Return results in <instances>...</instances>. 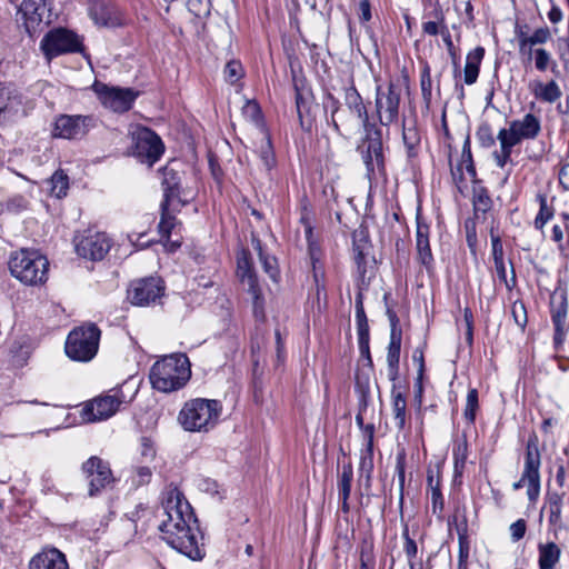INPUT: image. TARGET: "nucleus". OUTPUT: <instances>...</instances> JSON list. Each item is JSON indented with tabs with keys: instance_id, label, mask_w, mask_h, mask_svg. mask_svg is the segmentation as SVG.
I'll return each mask as SVG.
<instances>
[{
	"instance_id": "f257e3e1",
	"label": "nucleus",
	"mask_w": 569,
	"mask_h": 569,
	"mask_svg": "<svg viewBox=\"0 0 569 569\" xmlns=\"http://www.w3.org/2000/svg\"><path fill=\"white\" fill-rule=\"evenodd\" d=\"M162 539L191 560H201L206 550L198 519L192 507L178 488L168 489L158 510Z\"/></svg>"
},
{
	"instance_id": "f03ea898",
	"label": "nucleus",
	"mask_w": 569,
	"mask_h": 569,
	"mask_svg": "<svg viewBox=\"0 0 569 569\" xmlns=\"http://www.w3.org/2000/svg\"><path fill=\"white\" fill-rule=\"evenodd\" d=\"M322 107L327 124L341 137H348L360 128L369 133L378 132L376 123L369 121L367 107L353 83L343 89V103L331 92H327Z\"/></svg>"
},
{
	"instance_id": "7ed1b4c3",
	"label": "nucleus",
	"mask_w": 569,
	"mask_h": 569,
	"mask_svg": "<svg viewBox=\"0 0 569 569\" xmlns=\"http://www.w3.org/2000/svg\"><path fill=\"white\" fill-rule=\"evenodd\" d=\"M191 365L184 353H172L157 360L149 373L150 383L160 392L183 388L191 378Z\"/></svg>"
},
{
	"instance_id": "20e7f679",
	"label": "nucleus",
	"mask_w": 569,
	"mask_h": 569,
	"mask_svg": "<svg viewBox=\"0 0 569 569\" xmlns=\"http://www.w3.org/2000/svg\"><path fill=\"white\" fill-rule=\"evenodd\" d=\"M221 412L222 405L219 400L194 398L184 402L178 421L186 431L208 432L217 426Z\"/></svg>"
},
{
	"instance_id": "39448f33",
	"label": "nucleus",
	"mask_w": 569,
	"mask_h": 569,
	"mask_svg": "<svg viewBox=\"0 0 569 569\" xmlns=\"http://www.w3.org/2000/svg\"><path fill=\"white\" fill-rule=\"evenodd\" d=\"M48 259L37 250L21 249L11 254L9 270L11 274L28 286H37L48 279Z\"/></svg>"
},
{
	"instance_id": "423d86ee",
	"label": "nucleus",
	"mask_w": 569,
	"mask_h": 569,
	"mask_svg": "<svg viewBox=\"0 0 569 569\" xmlns=\"http://www.w3.org/2000/svg\"><path fill=\"white\" fill-rule=\"evenodd\" d=\"M100 337V329L92 322L74 328L67 337L66 355L79 362L92 360L98 352Z\"/></svg>"
},
{
	"instance_id": "0eeeda50",
	"label": "nucleus",
	"mask_w": 569,
	"mask_h": 569,
	"mask_svg": "<svg viewBox=\"0 0 569 569\" xmlns=\"http://www.w3.org/2000/svg\"><path fill=\"white\" fill-rule=\"evenodd\" d=\"M540 467L539 439L536 433H531L526 443L521 477L512 485L513 490H519L527 483V497L530 502H536L540 495Z\"/></svg>"
},
{
	"instance_id": "6e6552de",
	"label": "nucleus",
	"mask_w": 569,
	"mask_h": 569,
	"mask_svg": "<svg viewBox=\"0 0 569 569\" xmlns=\"http://www.w3.org/2000/svg\"><path fill=\"white\" fill-rule=\"evenodd\" d=\"M402 92L399 79L376 87L375 109L380 126L389 127L399 121Z\"/></svg>"
},
{
	"instance_id": "1a4fd4ad",
	"label": "nucleus",
	"mask_w": 569,
	"mask_h": 569,
	"mask_svg": "<svg viewBox=\"0 0 569 569\" xmlns=\"http://www.w3.org/2000/svg\"><path fill=\"white\" fill-rule=\"evenodd\" d=\"M18 22L26 32L33 37L53 21L52 2L50 0H23L18 8Z\"/></svg>"
},
{
	"instance_id": "9d476101",
	"label": "nucleus",
	"mask_w": 569,
	"mask_h": 569,
	"mask_svg": "<svg viewBox=\"0 0 569 569\" xmlns=\"http://www.w3.org/2000/svg\"><path fill=\"white\" fill-rule=\"evenodd\" d=\"M40 48L48 60L66 54L81 52L83 49L80 37L66 28L50 30L41 40Z\"/></svg>"
},
{
	"instance_id": "9b49d317",
	"label": "nucleus",
	"mask_w": 569,
	"mask_h": 569,
	"mask_svg": "<svg viewBox=\"0 0 569 569\" xmlns=\"http://www.w3.org/2000/svg\"><path fill=\"white\" fill-rule=\"evenodd\" d=\"M101 104L116 113H124L132 107L140 92L132 88L110 86L96 81L92 86Z\"/></svg>"
},
{
	"instance_id": "f8f14e48",
	"label": "nucleus",
	"mask_w": 569,
	"mask_h": 569,
	"mask_svg": "<svg viewBox=\"0 0 569 569\" xmlns=\"http://www.w3.org/2000/svg\"><path fill=\"white\" fill-rule=\"evenodd\" d=\"M132 153L142 163L153 166L163 154L161 138L147 127H139L132 133Z\"/></svg>"
},
{
	"instance_id": "ddd939ff",
	"label": "nucleus",
	"mask_w": 569,
	"mask_h": 569,
	"mask_svg": "<svg viewBox=\"0 0 569 569\" xmlns=\"http://www.w3.org/2000/svg\"><path fill=\"white\" fill-rule=\"evenodd\" d=\"M97 124L91 114H59L54 118L51 134L53 138L79 140Z\"/></svg>"
},
{
	"instance_id": "4468645a",
	"label": "nucleus",
	"mask_w": 569,
	"mask_h": 569,
	"mask_svg": "<svg viewBox=\"0 0 569 569\" xmlns=\"http://www.w3.org/2000/svg\"><path fill=\"white\" fill-rule=\"evenodd\" d=\"M166 286L159 277H147L134 280L128 288V300L138 307L154 303L164 295Z\"/></svg>"
},
{
	"instance_id": "2eb2a0df",
	"label": "nucleus",
	"mask_w": 569,
	"mask_h": 569,
	"mask_svg": "<svg viewBox=\"0 0 569 569\" xmlns=\"http://www.w3.org/2000/svg\"><path fill=\"white\" fill-rule=\"evenodd\" d=\"M123 402V395L120 390H111L110 393L99 396L88 402L81 411L84 422H96L112 417Z\"/></svg>"
},
{
	"instance_id": "dca6fc26",
	"label": "nucleus",
	"mask_w": 569,
	"mask_h": 569,
	"mask_svg": "<svg viewBox=\"0 0 569 569\" xmlns=\"http://www.w3.org/2000/svg\"><path fill=\"white\" fill-rule=\"evenodd\" d=\"M237 276L243 284L248 286V292L253 300V312L258 317L259 313H262L263 298L250 252L246 249H242L237 254Z\"/></svg>"
},
{
	"instance_id": "f3484780",
	"label": "nucleus",
	"mask_w": 569,
	"mask_h": 569,
	"mask_svg": "<svg viewBox=\"0 0 569 569\" xmlns=\"http://www.w3.org/2000/svg\"><path fill=\"white\" fill-rule=\"evenodd\" d=\"M541 131V121L533 113H526L521 119L509 122V128L499 130L498 136L505 138L512 146L519 144L523 140L536 139Z\"/></svg>"
},
{
	"instance_id": "a211bd4d",
	"label": "nucleus",
	"mask_w": 569,
	"mask_h": 569,
	"mask_svg": "<svg viewBox=\"0 0 569 569\" xmlns=\"http://www.w3.org/2000/svg\"><path fill=\"white\" fill-rule=\"evenodd\" d=\"M81 470L89 482L90 497L97 496L112 481L109 463L97 456H92L84 461Z\"/></svg>"
},
{
	"instance_id": "6ab92c4d",
	"label": "nucleus",
	"mask_w": 569,
	"mask_h": 569,
	"mask_svg": "<svg viewBox=\"0 0 569 569\" xmlns=\"http://www.w3.org/2000/svg\"><path fill=\"white\" fill-rule=\"evenodd\" d=\"M362 160L367 169L369 178L376 174V172H383L385 170V156L383 144L381 140V130L378 128V132L371 131L366 132V141L362 146Z\"/></svg>"
},
{
	"instance_id": "aec40b11",
	"label": "nucleus",
	"mask_w": 569,
	"mask_h": 569,
	"mask_svg": "<svg viewBox=\"0 0 569 569\" xmlns=\"http://www.w3.org/2000/svg\"><path fill=\"white\" fill-rule=\"evenodd\" d=\"M111 248L110 238L103 232L83 237L76 243L77 253L93 261L102 260Z\"/></svg>"
},
{
	"instance_id": "412c9836",
	"label": "nucleus",
	"mask_w": 569,
	"mask_h": 569,
	"mask_svg": "<svg viewBox=\"0 0 569 569\" xmlns=\"http://www.w3.org/2000/svg\"><path fill=\"white\" fill-rule=\"evenodd\" d=\"M162 189L163 198L161 203L172 204L173 210H180L188 203L187 199H183V189L181 187V177L179 172L170 167H164L162 171Z\"/></svg>"
},
{
	"instance_id": "4be33fe9",
	"label": "nucleus",
	"mask_w": 569,
	"mask_h": 569,
	"mask_svg": "<svg viewBox=\"0 0 569 569\" xmlns=\"http://www.w3.org/2000/svg\"><path fill=\"white\" fill-rule=\"evenodd\" d=\"M88 10L96 24L114 28L124 23L122 11L112 2L90 0Z\"/></svg>"
},
{
	"instance_id": "5701e85b",
	"label": "nucleus",
	"mask_w": 569,
	"mask_h": 569,
	"mask_svg": "<svg viewBox=\"0 0 569 569\" xmlns=\"http://www.w3.org/2000/svg\"><path fill=\"white\" fill-rule=\"evenodd\" d=\"M550 313L555 327L553 343L555 346H560L565 340L568 328V299L565 291L559 295L553 292L550 296Z\"/></svg>"
},
{
	"instance_id": "b1692460",
	"label": "nucleus",
	"mask_w": 569,
	"mask_h": 569,
	"mask_svg": "<svg viewBox=\"0 0 569 569\" xmlns=\"http://www.w3.org/2000/svg\"><path fill=\"white\" fill-rule=\"evenodd\" d=\"M563 492L550 491L548 490L545 497V507L548 511V523L553 532V536L557 537L558 532L567 529V526L562 519V508H563Z\"/></svg>"
},
{
	"instance_id": "393cba45",
	"label": "nucleus",
	"mask_w": 569,
	"mask_h": 569,
	"mask_svg": "<svg viewBox=\"0 0 569 569\" xmlns=\"http://www.w3.org/2000/svg\"><path fill=\"white\" fill-rule=\"evenodd\" d=\"M29 569H69L66 555L57 548H43L29 561Z\"/></svg>"
},
{
	"instance_id": "a878e982",
	"label": "nucleus",
	"mask_w": 569,
	"mask_h": 569,
	"mask_svg": "<svg viewBox=\"0 0 569 569\" xmlns=\"http://www.w3.org/2000/svg\"><path fill=\"white\" fill-rule=\"evenodd\" d=\"M458 513L459 509H457L456 515L451 519H449V525L455 523L458 535V567L459 569H467V560L469 557L468 522L465 511L461 515V519H459Z\"/></svg>"
},
{
	"instance_id": "bb28decb",
	"label": "nucleus",
	"mask_w": 569,
	"mask_h": 569,
	"mask_svg": "<svg viewBox=\"0 0 569 569\" xmlns=\"http://www.w3.org/2000/svg\"><path fill=\"white\" fill-rule=\"evenodd\" d=\"M22 100L12 84L0 83V120H6L20 110Z\"/></svg>"
},
{
	"instance_id": "cd10ccee",
	"label": "nucleus",
	"mask_w": 569,
	"mask_h": 569,
	"mask_svg": "<svg viewBox=\"0 0 569 569\" xmlns=\"http://www.w3.org/2000/svg\"><path fill=\"white\" fill-rule=\"evenodd\" d=\"M430 227L417 218V230H416V250L418 261L430 267L433 263V256L430 248L429 241Z\"/></svg>"
},
{
	"instance_id": "c85d7f7f",
	"label": "nucleus",
	"mask_w": 569,
	"mask_h": 569,
	"mask_svg": "<svg viewBox=\"0 0 569 569\" xmlns=\"http://www.w3.org/2000/svg\"><path fill=\"white\" fill-rule=\"evenodd\" d=\"M402 331H390V341L387 353L388 378L396 382L399 378V361L401 350Z\"/></svg>"
},
{
	"instance_id": "c756f323",
	"label": "nucleus",
	"mask_w": 569,
	"mask_h": 569,
	"mask_svg": "<svg viewBox=\"0 0 569 569\" xmlns=\"http://www.w3.org/2000/svg\"><path fill=\"white\" fill-rule=\"evenodd\" d=\"M538 550V568L539 569H556L560 562L561 549L553 541L539 542Z\"/></svg>"
},
{
	"instance_id": "7c9ffc66",
	"label": "nucleus",
	"mask_w": 569,
	"mask_h": 569,
	"mask_svg": "<svg viewBox=\"0 0 569 569\" xmlns=\"http://www.w3.org/2000/svg\"><path fill=\"white\" fill-rule=\"evenodd\" d=\"M483 57L485 48L480 46L468 52L463 69V80L466 84L471 86L477 81Z\"/></svg>"
},
{
	"instance_id": "2f4dec72",
	"label": "nucleus",
	"mask_w": 569,
	"mask_h": 569,
	"mask_svg": "<svg viewBox=\"0 0 569 569\" xmlns=\"http://www.w3.org/2000/svg\"><path fill=\"white\" fill-rule=\"evenodd\" d=\"M402 141L406 148V154L408 160L411 162L415 160L420 151V132L416 123L407 124L402 122Z\"/></svg>"
},
{
	"instance_id": "473e14b6",
	"label": "nucleus",
	"mask_w": 569,
	"mask_h": 569,
	"mask_svg": "<svg viewBox=\"0 0 569 569\" xmlns=\"http://www.w3.org/2000/svg\"><path fill=\"white\" fill-rule=\"evenodd\" d=\"M259 134L260 139L259 144H257V152L266 170L270 171L276 166V156L271 138L264 128L260 129Z\"/></svg>"
},
{
	"instance_id": "72a5a7b5",
	"label": "nucleus",
	"mask_w": 569,
	"mask_h": 569,
	"mask_svg": "<svg viewBox=\"0 0 569 569\" xmlns=\"http://www.w3.org/2000/svg\"><path fill=\"white\" fill-rule=\"evenodd\" d=\"M180 210H173L172 204L160 203V221L158 224L159 233L163 239L169 240L172 230L179 224L176 213Z\"/></svg>"
},
{
	"instance_id": "f704fd0d",
	"label": "nucleus",
	"mask_w": 569,
	"mask_h": 569,
	"mask_svg": "<svg viewBox=\"0 0 569 569\" xmlns=\"http://www.w3.org/2000/svg\"><path fill=\"white\" fill-rule=\"evenodd\" d=\"M392 413L396 426L399 430H403L407 422V400L401 391L397 390V386L393 382L392 391Z\"/></svg>"
},
{
	"instance_id": "c9c22d12",
	"label": "nucleus",
	"mask_w": 569,
	"mask_h": 569,
	"mask_svg": "<svg viewBox=\"0 0 569 569\" xmlns=\"http://www.w3.org/2000/svg\"><path fill=\"white\" fill-rule=\"evenodd\" d=\"M532 93L538 100L543 102L553 103L556 102L562 94L558 83L553 80L548 83L536 82L535 88L532 89Z\"/></svg>"
},
{
	"instance_id": "e433bc0d",
	"label": "nucleus",
	"mask_w": 569,
	"mask_h": 569,
	"mask_svg": "<svg viewBox=\"0 0 569 569\" xmlns=\"http://www.w3.org/2000/svg\"><path fill=\"white\" fill-rule=\"evenodd\" d=\"M293 87L296 90V108L299 118L300 127L303 131L310 132L313 126L311 117L308 114L307 101L298 88V83L295 81Z\"/></svg>"
},
{
	"instance_id": "4c0bfd02",
	"label": "nucleus",
	"mask_w": 569,
	"mask_h": 569,
	"mask_svg": "<svg viewBox=\"0 0 569 569\" xmlns=\"http://www.w3.org/2000/svg\"><path fill=\"white\" fill-rule=\"evenodd\" d=\"M537 201L539 203V211L535 218V228L541 230L546 223L553 218L555 209L553 206L548 202V198L543 193L537 194Z\"/></svg>"
},
{
	"instance_id": "58836bf2",
	"label": "nucleus",
	"mask_w": 569,
	"mask_h": 569,
	"mask_svg": "<svg viewBox=\"0 0 569 569\" xmlns=\"http://www.w3.org/2000/svg\"><path fill=\"white\" fill-rule=\"evenodd\" d=\"M356 390L359 393V412L356 415V423L357 426L363 430L367 426L365 425L362 412L367 410L369 402V383L368 380L362 382L360 379L356 382Z\"/></svg>"
},
{
	"instance_id": "ea45409f",
	"label": "nucleus",
	"mask_w": 569,
	"mask_h": 569,
	"mask_svg": "<svg viewBox=\"0 0 569 569\" xmlns=\"http://www.w3.org/2000/svg\"><path fill=\"white\" fill-rule=\"evenodd\" d=\"M406 463L407 456L405 449L398 451L396 456V473L399 482V508L402 511L403 496H405V481H406Z\"/></svg>"
},
{
	"instance_id": "a19ab883",
	"label": "nucleus",
	"mask_w": 569,
	"mask_h": 569,
	"mask_svg": "<svg viewBox=\"0 0 569 569\" xmlns=\"http://www.w3.org/2000/svg\"><path fill=\"white\" fill-rule=\"evenodd\" d=\"M373 447H363L360 455L359 472L366 478L367 486L370 485L373 472Z\"/></svg>"
},
{
	"instance_id": "79ce46f5",
	"label": "nucleus",
	"mask_w": 569,
	"mask_h": 569,
	"mask_svg": "<svg viewBox=\"0 0 569 569\" xmlns=\"http://www.w3.org/2000/svg\"><path fill=\"white\" fill-rule=\"evenodd\" d=\"M473 212L478 219L480 214L485 216L492 207V200L485 188L475 190L473 199Z\"/></svg>"
},
{
	"instance_id": "37998d69",
	"label": "nucleus",
	"mask_w": 569,
	"mask_h": 569,
	"mask_svg": "<svg viewBox=\"0 0 569 569\" xmlns=\"http://www.w3.org/2000/svg\"><path fill=\"white\" fill-rule=\"evenodd\" d=\"M497 139L499 141L500 149L492 152V158L496 166L502 169L508 162L511 161V153L515 146L509 143L505 137L501 138L497 136Z\"/></svg>"
},
{
	"instance_id": "c03bdc74",
	"label": "nucleus",
	"mask_w": 569,
	"mask_h": 569,
	"mask_svg": "<svg viewBox=\"0 0 569 569\" xmlns=\"http://www.w3.org/2000/svg\"><path fill=\"white\" fill-rule=\"evenodd\" d=\"M452 458L455 471L460 472L465 468L468 458V441L466 437L455 442Z\"/></svg>"
},
{
	"instance_id": "a18cd8bd",
	"label": "nucleus",
	"mask_w": 569,
	"mask_h": 569,
	"mask_svg": "<svg viewBox=\"0 0 569 569\" xmlns=\"http://www.w3.org/2000/svg\"><path fill=\"white\" fill-rule=\"evenodd\" d=\"M312 278L316 288V300L318 306L320 307L321 299H323L325 301L327 300L326 273L322 264H315V267H312Z\"/></svg>"
},
{
	"instance_id": "49530a36",
	"label": "nucleus",
	"mask_w": 569,
	"mask_h": 569,
	"mask_svg": "<svg viewBox=\"0 0 569 569\" xmlns=\"http://www.w3.org/2000/svg\"><path fill=\"white\" fill-rule=\"evenodd\" d=\"M50 183L52 196L59 199L67 196V191L69 189V178L62 170H58L52 174Z\"/></svg>"
},
{
	"instance_id": "de8ad7c7",
	"label": "nucleus",
	"mask_w": 569,
	"mask_h": 569,
	"mask_svg": "<svg viewBox=\"0 0 569 569\" xmlns=\"http://www.w3.org/2000/svg\"><path fill=\"white\" fill-rule=\"evenodd\" d=\"M353 479V470L350 463L342 467V471L338 480L339 498H349L351 492V482Z\"/></svg>"
},
{
	"instance_id": "09e8293b",
	"label": "nucleus",
	"mask_w": 569,
	"mask_h": 569,
	"mask_svg": "<svg viewBox=\"0 0 569 569\" xmlns=\"http://www.w3.org/2000/svg\"><path fill=\"white\" fill-rule=\"evenodd\" d=\"M242 114L243 117L253 122L256 126L259 127V130L261 128H264L262 124V112L259 103L254 100H248L244 106L242 107Z\"/></svg>"
},
{
	"instance_id": "8fccbe9b",
	"label": "nucleus",
	"mask_w": 569,
	"mask_h": 569,
	"mask_svg": "<svg viewBox=\"0 0 569 569\" xmlns=\"http://www.w3.org/2000/svg\"><path fill=\"white\" fill-rule=\"evenodd\" d=\"M462 167H465L466 171L468 172V174L471 178L476 177L477 172H476V167H475L473 159H472L469 138H467L463 143L462 152H461V161L458 166V170L462 171Z\"/></svg>"
},
{
	"instance_id": "3c124183",
	"label": "nucleus",
	"mask_w": 569,
	"mask_h": 569,
	"mask_svg": "<svg viewBox=\"0 0 569 569\" xmlns=\"http://www.w3.org/2000/svg\"><path fill=\"white\" fill-rule=\"evenodd\" d=\"M479 407L478 390L471 388L467 393L466 407L463 416L469 423H473L476 420V412Z\"/></svg>"
},
{
	"instance_id": "603ef678",
	"label": "nucleus",
	"mask_w": 569,
	"mask_h": 569,
	"mask_svg": "<svg viewBox=\"0 0 569 569\" xmlns=\"http://www.w3.org/2000/svg\"><path fill=\"white\" fill-rule=\"evenodd\" d=\"M401 537L403 539V551L408 558V566L410 567L413 562V559L417 557L418 553V546L413 538L409 535V527L408 525L403 526Z\"/></svg>"
},
{
	"instance_id": "864d4df0",
	"label": "nucleus",
	"mask_w": 569,
	"mask_h": 569,
	"mask_svg": "<svg viewBox=\"0 0 569 569\" xmlns=\"http://www.w3.org/2000/svg\"><path fill=\"white\" fill-rule=\"evenodd\" d=\"M493 263H495V269H496L499 280L505 283V286L508 290H511L517 283V278H516V272H515L512 261H510V266H511L510 279L507 278V269H506L505 260L495 261Z\"/></svg>"
},
{
	"instance_id": "5fc2aeb1",
	"label": "nucleus",
	"mask_w": 569,
	"mask_h": 569,
	"mask_svg": "<svg viewBox=\"0 0 569 569\" xmlns=\"http://www.w3.org/2000/svg\"><path fill=\"white\" fill-rule=\"evenodd\" d=\"M440 34L442 37V40L446 44V48H447V51L451 58V61H452V64L455 67V71L456 73L459 72V56H458V50L457 48L455 47L453 42H452V39H451V34L449 32V29L446 24H442L441 26V31H440Z\"/></svg>"
},
{
	"instance_id": "6e6d98bb",
	"label": "nucleus",
	"mask_w": 569,
	"mask_h": 569,
	"mask_svg": "<svg viewBox=\"0 0 569 569\" xmlns=\"http://www.w3.org/2000/svg\"><path fill=\"white\" fill-rule=\"evenodd\" d=\"M476 138L483 148H491L496 144L497 138L492 133L490 124L482 123L476 131Z\"/></svg>"
},
{
	"instance_id": "4d7b16f0",
	"label": "nucleus",
	"mask_w": 569,
	"mask_h": 569,
	"mask_svg": "<svg viewBox=\"0 0 569 569\" xmlns=\"http://www.w3.org/2000/svg\"><path fill=\"white\" fill-rule=\"evenodd\" d=\"M432 481H433L432 477L429 476L428 482H429V486H431L432 512L438 513V517H441V512L443 511V508H445V499H443V496L441 493L439 486L437 485L436 487H433Z\"/></svg>"
},
{
	"instance_id": "13d9d810",
	"label": "nucleus",
	"mask_w": 569,
	"mask_h": 569,
	"mask_svg": "<svg viewBox=\"0 0 569 569\" xmlns=\"http://www.w3.org/2000/svg\"><path fill=\"white\" fill-rule=\"evenodd\" d=\"M420 86H421L422 99H423L425 103L427 106H429L431 102V97H432V92H431L432 83H431L430 68L428 66L425 67L422 73H421Z\"/></svg>"
},
{
	"instance_id": "bf43d9fd",
	"label": "nucleus",
	"mask_w": 569,
	"mask_h": 569,
	"mask_svg": "<svg viewBox=\"0 0 569 569\" xmlns=\"http://www.w3.org/2000/svg\"><path fill=\"white\" fill-rule=\"evenodd\" d=\"M511 315L515 322L523 329L528 322L527 309L521 300H516L511 307Z\"/></svg>"
},
{
	"instance_id": "052dcab7",
	"label": "nucleus",
	"mask_w": 569,
	"mask_h": 569,
	"mask_svg": "<svg viewBox=\"0 0 569 569\" xmlns=\"http://www.w3.org/2000/svg\"><path fill=\"white\" fill-rule=\"evenodd\" d=\"M243 76V69L239 61H229L224 67V77L230 83H236Z\"/></svg>"
},
{
	"instance_id": "680f3d73",
	"label": "nucleus",
	"mask_w": 569,
	"mask_h": 569,
	"mask_svg": "<svg viewBox=\"0 0 569 569\" xmlns=\"http://www.w3.org/2000/svg\"><path fill=\"white\" fill-rule=\"evenodd\" d=\"M259 260L262 264V268L264 272L272 279L276 280L279 271H278V263L277 259L272 256H269L267 253H261L259 257Z\"/></svg>"
},
{
	"instance_id": "e2e57ef3",
	"label": "nucleus",
	"mask_w": 569,
	"mask_h": 569,
	"mask_svg": "<svg viewBox=\"0 0 569 569\" xmlns=\"http://www.w3.org/2000/svg\"><path fill=\"white\" fill-rule=\"evenodd\" d=\"M491 251L495 261L505 260L502 241L499 234H496L493 227L490 229Z\"/></svg>"
},
{
	"instance_id": "0e129e2a",
	"label": "nucleus",
	"mask_w": 569,
	"mask_h": 569,
	"mask_svg": "<svg viewBox=\"0 0 569 569\" xmlns=\"http://www.w3.org/2000/svg\"><path fill=\"white\" fill-rule=\"evenodd\" d=\"M510 539L512 542L521 540L527 532V522L525 519H518L509 526Z\"/></svg>"
},
{
	"instance_id": "69168bd1",
	"label": "nucleus",
	"mask_w": 569,
	"mask_h": 569,
	"mask_svg": "<svg viewBox=\"0 0 569 569\" xmlns=\"http://www.w3.org/2000/svg\"><path fill=\"white\" fill-rule=\"evenodd\" d=\"M533 57H535V66H536L537 70L546 71L549 66V62L551 61L550 53L543 48H538V49H535Z\"/></svg>"
},
{
	"instance_id": "338daca9",
	"label": "nucleus",
	"mask_w": 569,
	"mask_h": 569,
	"mask_svg": "<svg viewBox=\"0 0 569 569\" xmlns=\"http://www.w3.org/2000/svg\"><path fill=\"white\" fill-rule=\"evenodd\" d=\"M438 21H427L422 23V31L428 36H437L441 31V26L445 24V17L442 12L436 14Z\"/></svg>"
},
{
	"instance_id": "774afa93",
	"label": "nucleus",
	"mask_w": 569,
	"mask_h": 569,
	"mask_svg": "<svg viewBox=\"0 0 569 569\" xmlns=\"http://www.w3.org/2000/svg\"><path fill=\"white\" fill-rule=\"evenodd\" d=\"M151 477H152V471L149 467H146V466L138 467L136 469V475L132 478V482L136 486L147 485L150 482Z\"/></svg>"
}]
</instances>
